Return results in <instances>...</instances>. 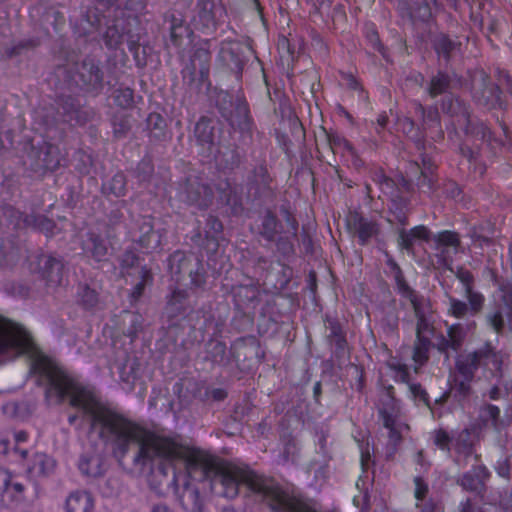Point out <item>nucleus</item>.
Masks as SVG:
<instances>
[{"label": "nucleus", "mask_w": 512, "mask_h": 512, "mask_svg": "<svg viewBox=\"0 0 512 512\" xmlns=\"http://www.w3.org/2000/svg\"><path fill=\"white\" fill-rule=\"evenodd\" d=\"M32 370L38 374V382L45 383V398L48 403L60 404L66 397L73 407L82 409L91 417V424L98 430L100 438L111 447L112 455L119 464L131 446L137 451L133 464L140 470L155 458L176 460L185 458L183 446L171 438L156 435L123 415L104 407L96 396L71 379L54 362L43 355L33 361Z\"/></svg>", "instance_id": "1"}, {"label": "nucleus", "mask_w": 512, "mask_h": 512, "mask_svg": "<svg viewBox=\"0 0 512 512\" xmlns=\"http://www.w3.org/2000/svg\"><path fill=\"white\" fill-rule=\"evenodd\" d=\"M186 469L189 474L200 470L203 478L210 480L212 491L225 498H235L239 494V486L244 484L262 495L275 512H317L303 499L284 492L272 480L249 468L219 464L200 455H191L186 458Z\"/></svg>", "instance_id": "2"}, {"label": "nucleus", "mask_w": 512, "mask_h": 512, "mask_svg": "<svg viewBox=\"0 0 512 512\" xmlns=\"http://www.w3.org/2000/svg\"><path fill=\"white\" fill-rule=\"evenodd\" d=\"M387 264L390 267L398 293L408 299L413 307L416 317V340L414 343L413 360L421 366L429 358L431 339L435 330L433 322L428 315L430 303L424 296L419 295L410 287L404 278L401 268L393 259H389Z\"/></svg>", "instance_id": "3"}, {"label": "nucleus", "mask_w": 512, "mask_h": 512, "mask_svg": "<svg viewBox=\"0 0 512 512\" xmlns=\"http://www.w3.org/2000/svg\"><path fill=\"white\" fill-rule=\"evenodd\" d=\"M210 62L209 42L203 41L195 48L190 64L182 71L183 82L189 91L199 93L203 88L209 89Z\"/></svg>", "instance_id": "4"}, {"label": "nucleus", "mask_w": 512, "mask_h": 512, "mask_svg": "<svg viewBox=\"0 0 512 512\" xmlns=\"http://www.w3.org/2000/svg\"><path fill=\"white\" fill-rule=\"evenodd\" d=\"M392 388H389L385 398L382 400V406L379 409V414L383 420V425L389 430V441L387 444L386 458L393 459L397 446L402 440V432L408 426L401 422L399 419V406L395 398L391 394Z\"/></svg>", "instance_id": "5"}, {"label": "nucleus", "mask_w": 512, "mask_h": 512, "mask_svg": "<svg viewBox=\"0 0 512 512\" xmlns=\"http://www.w3.org/2000/svg\"><path fill=\"white\" fill-rule=\"evenodd\" d=\"M178 197L189 205L206 209L213 201V191L201 178L190 176L179 185Z\"/></svg>", "instance_id": "6"}, {"label": "nucleus", "mask_w": 512, "mask_h": 512, "mask_svg": "<svg viewBox=\"0 0 512 512\" xmlns=\"http://www.w3.org/2000/svg\"><path fill=\"white\" fill-rule=\"evenodd\" d=\"M169 269L176 282L184 280L185 276L190 279V284L195 287L201 286L204 282L199 272V261L183 252L176 251L169 257Z\"/></svg>", "instance_id": "7"}, {"label": "nucleus", "mask_w": 512, "mask_h": 512, "mask_svg": "<svg viewBox=\"0 0 512 512\" xmlns=\"http://www.w3.org/2000/svg\"><path fill=\"white\" fill-rule=\"evenodd\" d=\"M215 101L221 115L232 127L244 129L247 126L249 109L244 101L237 99L233 102L227 91L218 92Z\"/></svg>", "instance_id": "8"}, {"label": "nucleus", "mask_w": 512, "mask_h": 512, "mask_svg": "<svg viewBox=\"0 0 512 512\" xmlns=\"http://www.w3.org/2000/svg\"><path fill=\"white\" fill-rule=\"evenodd\" d=\"M110 235L108 232H100L95 230L88 231L81 240V249L83 254L96 262L107 260L110 249Z\"/></svg>", "instance_id": "9"}, {"label": "nucleus", "mask_w": 512, "mask_h": 512, "mask_svg": "<svg viewBox=\"0 0 512 512\" xmlns=\"http://www.w3.org/2000/svg\"><path fill=\"white\" fill-rule=\"evenodd\" d=\"M473 98L480 105L494 107L500 102L501 91L493 83L488 81V76L484 71H480L472 81Z\"/></svg>", "instance_id": "10"}, {"label": "nucleus", "mask_w": 512, "mask_h": 512, "mask_svg": "<svg viewBox=\"0 0 512 512\" xmlns=\"http://www.w3.org/2000/svg\"><path fill=\"white\" fill-rule=\"evenodd\" d=\"M25 485L16 480L12 473L0 468V497L2 502L8 504H20L26 500Z\"/></svg>", "instance_id": "11"}, {"label": "nucleus", "mask_w": 512, "mask_h": 512, "mask_svg": "<svg viewBox=\"0 0 512 512\" xmlns=\"http://www.w3.org/2000/svg\"><path fill=\"white\" fill-rule=\"evenodd\" d=\"M5 216L15 228L34 227L42 232L51 233L54 228L52 220L43 215H23L20 211L13 207H9L5 211Z\"/></svg>", "instance_id": "12"}, {"label": "nucleus", "mask_w": 512, "mask_h": 512, "mask_svg": "<svg viewBox=\"0 0 512 512\" xmlns=\"http://www.w3.org/2000/svg\"><path fill=\"white\" fill-rule=\"evenodd\" d=\"M442 111L455 118V125L465 133H473L470 112L466 104L459 98L447 96L442 102Z\"/></svg>", "instance_id": "13"}, {"label": "nucleus", "mask_w": 512, "mask_h": 512, "mask_svg": "<svg viewBox=\"0 0 512 512\" xmlns=\"http://www.w3.org/2000/svg\"><path fill=\"white\" fill-rule=\"evenodd\" d=\"M30 156L35 158L32 167L36 172L55 170L60 165L59 150L49 143H44L38 149L33 148Z\"/></svg>", "instance_id": "14"}, {"label": "nucleus", "mask_w": 512, "mask_h": 512, "mask_svg": "<svg viewBox=\"0 0 512 512\" xmlns=\"http://www.w3.org/2000/svg\"><path fill=\"white\" fill-rule=\"evenodd\" d=\"M464 297L467 299V302L454 296L447 295L449 315L462 319L467 316H475L482 311L485 305V297H480V299L475 300V303L472 301L470 296Z\"/></svg>", "instance_id": "15"}, {"label": "nucleus", "mask_w": 512, "mask_h": 512, "mask_svg": "<svg viewBox=\"0 0 512 512\" xmlns=\"http://www.w3.org/2000/svg\"><path fill=\"white\" fill-rule=\"evenodd\" d=\"M346 221L349 230L357 235L362 245L368 243L372 237L378 234L379 229L376 222L369 221L357 212L349 213Z\"/></svg>", "instance_id": "16"}, {"label": "nucleus", "mask_w": 512, "mask_h": 512, "mask_svg": "<svg viewBox=\"0 0 512 512\" xmlns=\"http://www.w3.org/2000/svg\"><path fill=\"white\" fill-rule=\"evenodd\" d=\"M219 59L232 71L240 72L244 66V46L237 41L221 44Z\"/></svg>", "instance_id": "17"}, {"label": "nucleus", "mask_w": 512, "mask_h": 512, "mask_svg": "<svg viewBox=\"0 0 512 512\" xmlns=\"http://www.w3.org/2000/svg\"><path fill=\"white\" fill-rule=\"evenodd\" d=\"M453 448L455 451L454 462L459 467H465L467 460L474 454V444L472 440V432L465 428L453 437Z\"/></svg>", "instance_id": "18"}, {"label": "nucleus", "mask_w": 512, "mask_h": 512, "mask_svg": "<svg viewBox=\"0 0 512 512\" xmlns=\"http://www.w3.org/2000/svg\"><path fill=\"white\" fill-rule=\"evenodd\" d=\"M481 359L482 356L480 348L465 354H461L456 358L455 369L459 376L468 380H473L475 377V372L479 368L483 367V362Z\"/></svg>", "instance_id": "19"}, {"label": "nucleus", "mask_w": 512, "mask_h": 512, "mask_svg": "<svg viewBox=\"0 0 512 512\" xmlns=\"http://www.w3.org/2000/svg\"><path fill=\"white\" fill-rule=\"evenodd\" d=\"M489 476L490 473L485 466L477 465L458 478L457 483L467 491L481 493Z\"/></svg>", "instance_id": "20"}, {"label": "nucleus", "mask_w": 512, "mask_h": 512, "mask_svg": "<svg viewBox=\"0 0 512 512\" xmlns=\"http://www.w3.org/2000/svg\"><path fill=\"white\" fill-rule=\"evenodd\" d=\"M77 76L83 86L98 88L102 85L103 73L98 64L91 58L84 59L78 65Z\"/></svg>", "instance_id": "21"}, {"label": "nucleus", "mask_w": 512, "mask_h": 512, "mask_svg": "<svg viewBox=\"0 0 512 512\" xmlns=\"http://www.w3.org/2000/svg\"><path fill=\"white\" fill-rule=\"evenodd\" d=\"M179 502L186 512H204V499L199 489L186 482L181 492H178Z\"/></svg>", "instance_id": "22"}, {"label": "nucleus", "mask_w": 512, "mask_h": 512, "mask_svg": "<svg viewBox=\"0 0 512 512\" xmlns=\"http://www.w3.org/2000/svg\"><path fill=\"white\" fill-rule=\"evenodd\" d=\"M39 265L42 269V277L49 285L57 286L62 283L64 266L61 260L43 255L39 259Z\"/></svg>", "instance_id": "23"}, {"label": "nucleus", "mask_w": 512, "mask_h": 512, "mask_svg": "<svg viewBox=\"0 0 512 512\" xmlns=\"http://www.w3.org/2000/svg\"><path fill=\"white\" fill-rule=\"evenodd\" d=\"M481 350V361L483 362V369L489 370L495 376H502V366L505 360V356L501 351H497L491 343H486Z\"/></svg>", "instance_id": "24"}, {"label": "nucleus", "mask_w": 512, "mask_h": 512, "mask_svg": "<svg viewBox=\"0 0 512 512\" xmlns=\"http://www.w3.org/2000/svg\"><path fill=\"white\" fill-rule=\"evenodd\" d=\"M234 301L238 308H255L259 303L260 291L255 285H238L232 290Z\"/></svg>", "instance_id": "25"}, {"label": "nucleus", "mask_w": 512, "mask_h": 512, "mask_svg": "<svg viewBox=\"0 0 512 512\" xmlns=\"http://www.w3.org/2000/svg\"><path fill=\"white\" fill-rule=\"evenodd\" d=\"M218 4L219 0H197V17L202 26H215L217 13L221 10Z\"/></svg>", "instance_id": "26"}, {"label": "nucleus", "mask_w": 512, "mask_h": 512, "mask_svg": "<svg viewBox=\"0 0 512 512\" xmlns=\"http://www.w3.org/2000/svg\"><path fill=\"white\" fill-rule=\"evenodd\" d=\"M56 467V461L45 453H35L31 465L27 471L30 475L36 477L50 476Z\"/></svg>", "instance_id": "27"}, {"label": "nucleus", "mask_w": 512, "mask_h": 512, "mask_svg": "<svg viewBox=\"0 0 512 512\" xmlns=\"http://www.w3.org/2000/svg\"><path fill=\"white\" fill-rule=\"evenodd\" d=\"M93 498L87 491H74L66 499V512H92Z\"/></svg>", "instance_id": "28"}, {"label": "nucleus", "mask_w": 512, "mask_h": 512, "mask_svg": "<svg viewBox=\"0 0 512 512\" xmlns=\"http://www.w3.org/2000/svg\"><path fill=\"white\" fill-rule=\"evenodd\" d=\"M389 211L397 223L402 227L406 226L408 224V215L411 211L409 198L401 195L394 196L390 201Z\"/></svg>", "instance_id": "29"}, {"label": "nucleus", "mask_w": 512, "mask_h": 512, "mask_svg": "<svg viewBox=\"0 0 512 512\" xmlns=\"http://www.w3.org/2000/svg\"><path fill=\"white\" fill-rule=\"evenodd\" d=\"M453 273L463 286L464 296H470L474 303L480 297H485L480 291L475 289V278L468 269L458 266L454 269Z\"/></svg>", "instance_id": "30"}, {"label": "nucleus", "mask_w": 512, "mask_h": 512, "mask_svg": "<svg viewBox=\"0 0 512 512\" xmlns=\"http://www.w3.org/2000/svg\"><path fill=\"white\" fill-rule=\"evenodd\" d=\"M78 467L83 475L89 477L100 476L103 472L101 458L96 454H83Z\"/></svg>", "instance_id": "31"}, {"label": "nucleus", "mask_w": 512, "mask_h": 512, "mask_svg": "<svg viewBox=\"0 0 512 512\" xmlns=\"http://www.w3.org/2000/svg\"><path fill=\"white\" fill-rule=\"evenodd\" d=\"M139 243L145 248H156L160 244V238L153 228L152 219L144 217L140 225Z\"/></svg>", "instance_id": "32"}, {"label": "nucleus", "mask_w": 512, "mask_h": 512, "mask_svg": "<svg viewBox=\"0 0 512 512\" xmlns=\"http://www.w3.org/2000/svg\"><path fill=\"white\" fill-rule=\"evenodd\" d=\"M326 139L331 151L334 154H349L354 156L356 151L353 145L342 135L337 133H326Z\"/></svg>", "instance_id": "33"}, {"label": "nucleus", "mask_w": 512, "mask_h": 512, "mask_svg": "<svg viewBox=\"0 0 512 512\" xmlns=\"http://www.w3.org/2000/svg\"><path fill=\"white\" fill-rule=\"evenodd\" d=\"M279 221L276 215L268 210L262 218L259 234L267 241L273 242L276 240L278 233Z\"/></svg>", "instance_id": "34"}, {"label": "nucleus", "mask_w": 512, "mask_h": 512, "mask_svg": "<svg viewBox=\"0 0 512 512\" xmlns=\"http://www.w3.org/2000/svg\"><path fill=\"white\" fill-rule=\"evenodd\" d=\"M459 43L450 39L447 35H439L434 41V48L439 56L449 60L452 54L459 48Z\"/></svg>", "instance_id": "35"}, {"label": "nucleus", "mask_w": 512, "mask_h": 512, "mask_svg": "<svg viewBox=\"0 0 512 512\" xmlns=\"http://www.w3.org/2000/svg\"><path fill=\"white\" fill-rule=\"evenodd\" d=\"M450 82V77L447 74L438 72L431 78L427 91L432 98L437 97L449 89Z\"/></svg>", "instance_id": "36"}, {"label": "nucleus", "mask_w": 512, "mask_h": 512, "mask_svg": "<svg viewBox=\"0 0 512 512\" xmlns=\"http://www.w3.org/2000/svg\"><path fill=\"white\" fill-rule=\"evenodd\" d=\"M466 378L455 376L451 382L450 393L458 400L467 399L472 394L471 382Z\"/></svg>", "instance_id": "37"}, {"label": "nucleus", "mask_w": 512, "mask_h": 512, "mask_svg": "<svg viewBox=\"0 0 512 512\" xmlns=\"http://www.w3.org/2000/svg\"><path fill=\"white\" fill-rule=\"evenodd\" d=\"M195 136L202 144H211L213 142L214 134L211 121L206 118H201L195 125Z\"/></svg>", "instance_id": "38"}, {"label": "nucleus", "mask_w": 512, "mask_h": 512, "mask_svg": "<svg viewBox=\"0 0 512 512\" xmlns=\"http://www.w3.org/2000/svg\"><path fill=\"white\" fill-rule=\"evenodd\" d=\"M328 339L330 344L332 346H335L336 354L343 355L346 349L347 342L339 324L331 323L330 334L328 335Z\"/></svg>", "instance_id": "39"}, {"label": "nucleus", "mask_w": 512, "mask_h": 512, "mask_svg": "<svg viewBox=\"0 0 512 512\" xmlns=\"http://www.w3.org/2000/svg\"><path fill=\"white\" fill-rule=\"evenodd\" d=\"M435 244L437 247H448L452 248L454 253H457L458 247L460 246V238L456 232L453 231H442L434 237Z\"/></svg>", "instance_id": "40"}, {"label": "nucleus", "mask_w": 512, "mask_h": 512, "mask_svg": "<svg viewBox=\"0 0 512 512\" xmlns=\"http://www.w3.org/2000/svg\"><path fill=\"white\" fill-rule=\"evenodd\" d=\"M447 337L452 345V351H458L465 340L466 332L462 324L457 323L448 327Z\"/></svg>", "instance_id": "41"}, {"label": "nucleus", "mask_w": 512, "mask_h": 512, "mask_svg": "<svg viewBox=\"0 0 512 512\" xmlns=\"http://www.w3.org/2000/svg\"><path fill=\"white\" fill-rule=\"evenodd\" d=\"M79 302L86 309L93 308L98 303V293L88 285H80L78 289Z\"/></svg>", "instance_id": "42"}, {"label": "nucleus", "mask_w": 512, "mask_h": 512, "mask_svg": "<svg viewBox=\"0 0 512 512\" xmlns=\"http://www.w3.org/2000/svg\"><path fill=\"white\" fill-rule=\"evenodd\" d=\"M104 188L115 197L124 196L126 193V178L124 174H115Z\"/></svg>", "instance_id": "43"}, {"label": "nucleus", "mask_w": 512, "mask_h": 512, "mask_svg": "<svg viewBox=\"0 0 512 512\" xmlns=\"http://www.w3.org/2000/svg\"><path fill=\"white\" fill-rule=\"evenodd\" d=\"M152 280V275L145 267L141 268V281L138 282L133 290L129 294V301L131 304H135L143 295L145 286Z\"/></svg>", "instance_id": "44"}, {"label": "nucleus", "mask_w": 512, "mask_h": 512, "mask_svg": "<svg viewBox=\"0 0 512 512\" xmlns=\"http://www.w3.org/2000/svg\"><path fill=\"white\" fill-rule=\"evenodd\" d=\"M433 443L441 450L450 452L453 437L444 429H437L432 433Z\"/></svg>", "instance_id": "45"}, {"label": "nucleus", "mask_w": 512, "mask_h": 512, "mask_svg": "<svg viewBox=\"0 0 512 512\" xmlns=\"http://www.w3.org/2000/svg\"><path fill=\"white\" fill-rule=\"evenodd\" d=\"M114 100L122 108H129L133 104V90L130 88H120L115 91Z\"/></svg>", "instance_id": "46"}, {"label": "nucleus", "mask_w": 512, "mask_h": 512, "mask_svg": "<svg viewBox=\"0 0 512 512\" xmlns=\"http://www.w3.org/2000/svg\"><path fill=\"white\" fill-rule=\"evenodd\" d=\"M123 38L124 36L119 33L115 26L108 27L104 35L105 44L109 48H117L123 43Z\"/></svg>", "instance_id": "47"}, {"label": "nucleus", "mask_w": 512, "mask_h": 512, "mask_svg": "<svg viewBox=\"0 0 512 512\" xmlns=\"http://www.w3.org/2000/svg\"><path fill=\"white\" fill-rule=\"evenodd\" d=\"M486 419L491 421V425L494 429L498 430L500 428L501 419H500V409L498 406L493 404H486L482 409Z\"/></svg>", "instance_id": "48"}, {"label": "nucleus", "mask_w": 512, "mask_h": 512, "mask_svg": "<svg viewBox=\"0 0 512 512\" xmlns=\"http://www.w3.org/2000/svg\"><path fill=\"white\" fill-rule=\"evenodd\" d=\"M437 177L434 174V171H421L420 177L418 179L419 187H426L429 192L433 193L437 189Z\"/></svg>", "instance_id": "49"}, {"label": "nucleus", "mask_w": 512, "mask_h": 512, "mask_svg": "<svg viewBox=\"0 0 512 512\" xmlns=\"http://www.w3.org/2000/svg\"><path fill=\"white\" fill-rule=\"evenodd\" d=\"M499 290L501 292V301L509 312L508 316L512 319V283L503 282L499 285Z\"/></svg>", "instance_id": "50"}, {"label": "nucleus", "mask_w": 512, "mask_h": 512, "mask_svg": "<svg viewBox=\"0 0 512 512\" xmlns=\"http://www.w3.org/2000/svg\"><path fill=\"white\" fill-rule=\"evenodd\" d=\"M416 112L423 117L425 123H439V113L435 107H429L428 109H425L422 104L418 103L416 104Z\"/></svg>", "instance_id": "51"}, {"label": "nucleus", "mask_w": 512, "mask_h": 512, "mask_svg": "<svg viewBox=\"0 0 512 512\" xmlns=\"http://www.w3.org/2000/svg\"><path fill=\"white\" fill-rule=\"evenodd\" d=\"M372 179L376 184L380 186L384 193H387L389 190L393 189L394 181L386 176L380 169L373 172Z\"/></svg>", "instance_id": "52"}, {"label": "nucleus", "mask_w": 512, "mask_h": 512, "mask_svg": "<svg viewBox=\"0 0 512 512\" xmlns=\"http://www.w3.org/2000/svg\"><path fill=\"white\" fill-rule=\"evenodd\" d=\"M435 249L437 250L436 256L438 258V263L449 271L454 272V268L452 267V257L450 255L451 248L445 246L437 247V244H435Z\"/></svg>", "instance_id": "53"}, {"label": "nucleus", "mask_w": 512, "mask_h": 512, "mask_svg": "<svg viewBox=\"0 0 512 512\" xmlns=\"http://www.w3.org/2000/svg\"><path fill=\"white\" fill-rule=\"evenodd\" d=\"M254 181L260 188H268L271 182V177L268 173L267 167L259 165L254 169Z\"/></svg>", "instance_id": "54"}, {"label": "nucleus", "mask_w": 512, "mask_h": 512, "mask_svg": "<svg viewBox=\"0 0 512 512\" xmlns=\"http://www.w3.org/2000/svg\"><path fill=\"white\" fill-rule=\"evenodd\" d=\"M417 149L420 152V159H421V171H435L436 166L435 163L430 155L423 152L424 150V144L421 141H418L416 143Z\"/></svg>", "instance_id": "55"}, {"label": "nucleus", "mask_w": 512, "mask_h": 512, "mask_svg": "<svg viewBox=\"0 0 512 512\" xmlns=\"http://www.w3.org/2000/svg\"><path fill=\"white\" fill-rule=\"evenodd\" d=\"M415 240V237L410 235V230L407 231L404 228L399 230L398 244L402 249L408 252L412 251Z\"/></svg>", "instance_id": "56"}, {"label": "nucleus", "mask_w": 512, "mask_h": 512, "mask_svg": "<svg viewBox=\"0 0 512 512\" xmlns=\"http://www.w3.org/2000/svg\"><path fill=\"white\" fill-rule=\"evenodd\" d=\"M409 391L413 395V397L418 400L419 402H422L427 407H430V401L429 396L426 390L420 385L416 383L409 384Z\"/></svg>", "instance_id": "57"}, {"label": "nucleus", "mask_w": 512, "mask_h": 512, "mask_svg": "<svg viewBox=\"0 0 512 512\" xmlns=\"http://www.w3.org/2000/svg\"><path fill=\"white\" fill-rule=\"evenodd\" d=\"M390 368L395 371V379L397 381H401L403 383H409V371L406 365L404 364H392Z\"/></svg>", "instance_id": "58"}, {"label": "nucleus", "mask_w": 512, "mask_h": 512, "mask_svg": "<svg viewBox=\"0 0 512 512\" xmlns=\"http://www.w3.org/2000/svg\"><path fill=\"white\" fill-rule=\"evenodd\" d=\"M138 256L133 251L127 250L121 256V267L124 269L132 268L138 264Z\"/></svg>", "instance_id": "59"}, {"label": "nucleus", "mask_w": 512, "mask_h": 512, "mask_svg": "<svg viewBox=\"0 0 512 512\" xmlns=\"http://www.w3.org/2000/svg\"><path fill=\"white\" fill-rule=\"evenodd\" d=\"M431 15V9L426 2L419 3L418 7L413 11V16L421 21L429 20Z\"/></svg>", "instance_id": "60"}, {"label": "nucleus", "mask_w": 512, "mask_h": 512, "mask_svg": "<svg viewBox=\"0 0 512 512\" xmlns=\"http://www.w3.org/2000/svg\"><path fill=\"white\" fill-rule=\"evenodd\" d=\"M276 246L283 255H291L294 252V246L288 237H279L276 240Z\"/></svg>", "instance_id": "61"}, {"label": "nucleus", "mask_w": 512, "mask_h": 512, "mask_svg": "<svg viewBox=\"0 0 512 512\" xmlns=\"http://www.w3.org/2000/svg\"><path fill=\"white\" fill-rule=\"evenodd\" d=\"M415 498L417 500H423L428 493V485L421 477H415Z\"/></svg>", "instance_id": "62"}, {"label": "nucleus", "mask_w": 512, "mask_h": 512, "mask_svg": "<svg viewBox=\"0 0 512 512\" xmlns=\"http://www.w3.org/2000/svg\"><path fill=\"white\" fill-rule=\"evenodd\" d=\"M489 325L495 330L497 333H501L504 328V319L501 312H496L493 315L488 317Z\"/></svg>", "instance_id": "63"}, {"label": "nucleus", "mask_w": 512, "mask_h": 512, "mask_svg": "<svg viewBox=\"0 0 512 512\" xmlns=\"http://www.w3.org/2000/svg\"><path fill=\"white\" fill-rule=\"evenodd\" d=\"M430 234V230L424 225H419L410 229V235L414 236L415 239L429 241Z\"/></svg>", "instance_id": "64"}]
</instances>
